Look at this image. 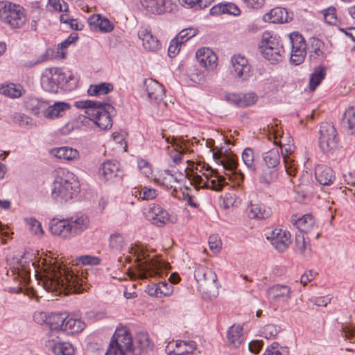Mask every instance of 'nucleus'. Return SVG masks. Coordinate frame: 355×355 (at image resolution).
<instances>
[{"mask_svg":"<svg viewBox=\"0 0 355 355\" xmlns=\"http://www.w3.org/2000/svg\"><path fill=\"white\" fill-rule=\"evenodd\" d=\"M46 345L55 355H73L75 349L69 342H62L59 335L46 334Z\"/></svg>","mask_w":355,"mask_h":355,"instance_id":"4468645a","label":"nucleus"},{"mask_svg":"<svg viewBox=\"0 0 355 355\" xmlns=\"http://www.w3.org/2000/svg\"><path fill=\"white\" fill-rule=\"evenodd\" d=\"M221 164L228 176L229 180L235 181L238 185H240L244 180V175L240 171H237V160L232 156H223L220 159Z\"/></svg>","mask_w":355,"mask_h":355,"instance_id":"f3484780","label":"nucleus"},{"mask_svg":"<svg viewBox=\"0 0 355 355\" xmlns=\"http://www.w3.org/2000/svg\"><path fill=\"white\" fill-rule=\"evenodd\" d=\"M79 191L78 178L69 171H63L53 182L51 197L60 202H67L73 199Z\"/></svg>","mask_w":355,"mask_h":355,"instance_id":"423d86ee","label":"nucleus"},{"mask_svg":"<svg viewBox=\"0 0 355 355\" xmlns=\"http://www.w3.org/2000/svg\"><path fill=\"white\" fill-rule=\"evenodd\" d=\"M146 216L148 220L158 226L165 225L169 220L168 212L157 205L150 207Z\"/></svg>","mask_w":355,"mask_h":355,"instance_id":"4be33fe9","label":"nucleus"},{"mask_svg":"<svg viewBox=\"0 0 355 355\" xmlns=\"http://www.w3.org/2000/svg\"><path fill=\"white\" fill-rule=\"evenodd\" d=\"M243 329L239 324H233L227 332V341L229 347L232 348L239 347L243 340Z\"/></svg>","mask_w":355,"mask_h":355,"instance_id":"7c9ffc66","label":"nucleus"},{"mask_svg":"<svg viewBox=\"0 0 355 355\" xmlns=\"http://www.w3.org/2000/svg\"><path fill=\"white\" fill-rule=\"evenodd\" d=\"M201 173V175L197 173L191 172L187 174L191 184H193L196 190L199 189H211L215 191H220L223 189L225 183V178L218 174L217 171L213 170L209 166H200V168H196Z\"/></svg>","mask_w":355,"mask_h":355,"instance_id":"0eeeda50","label":"nucleus"},{"mask_svg":"<svg viewBox=\"0 0 355 355\" xmlns=\"http://www.w3.org/2000/svg\"><path fill=\"white\" fill-rule=\"evenodd\" d=\"M49 103L37 98L31 97L26 101V109L33 115L46 119Z\"/></svg>","mask_w":355,"mask_h":355,"instance_id":"393cba45","label":"nucleus"},{"mask_svg":"<svg viewBox=\"0 0 355 355\" xmlns=\"http://www.w3.org/2000/svg\"><path fill=\"white\" fill-rule=\"evenodd\" d=\"M25 93V89L21 85L6 83L0 85V94L12 98L21 96Z\"/></svg>","mask_w":355,"mask_h":355,"instance_id":"4c0bfd02","label":"nucleus"},{"mask_svg":"<svg viewBox=\"0 0 355 355\" xmlns=\"http://www.w3.org/2000/svg\"><path fill=\"white\" fill-rule=\"evenodd\" d=\"M125 245L124 238L121 234L115 233L110 236L109 247L113 252H121L123 249Z\"/></svg>","mask_w":355,"mask_h":355,"instance_id":"49530a36","label":"nucleus"},{"mask_svg":"<svg viewBox=\"0 0 355 355\" xmlns=\"http://www.w3.org/2000/svg\"><path fill=\"white\" fill-rule=\"evenodd\" d=\"M196 58L200 65L207 69H214L217 66V55L209 48L198 49Z\"/></svg>","mask_w":355,"mask_h":355,"instance_id":"b1692460","label":"nucleus"},{"mask_svg":"<svg viewBox=\"0 0 355 355\" xmlns=\"http://www.w3.org/2000/svg\"><path fill=\"white\" fill-rule=\"evenodd\" d=\"M242 159L249 170L251 171H254L256 170L257 166L254 162V155L252 148H247L243 150L242 153Z\"/></svg>","mask_w":355,"mask_h":355,"instance_id":"de8ad7c7","label":"nucleus"},{"mask_svg":"<svg viewBox=\"0 0 355 355\" xmlns=\"http://www.w3.org/2000/svg\"><path fill=\"white\" fill-rule=\"evenodd\" d=\"M331 301V298L328 296L315 297L310 299V302L318 306H325Z\"/></svg>","mask_w":355,"mask_h":355,"instance_id":"774afa93","label":"nucleus"},{"mask_svg":"<svg viewBox=\"0 0 355 355\" xmlns=\"http://www.w3.org/2000/svg\"><path fill=\"white\" fill-rule=\"evenodd\" d=\"M259 49L266 47H272L275 50L280 49L283 46L280 44L279 38L273 36L270 32L266 31L262 34L261 42L259 44Z\"/></svg>","mask_w":355,"mask_h":355,"instance_id":"a19ab883","label":"nucleus"},{"mask_svg":"<svg viewBox=\"0 0 355 355\" xmlns=\"http://www.w3.org/2000/svg\"><path fill=\"white\" fill-rule=\"evenodd\" d=\"M168 284L166 282H160L159 284H153L148 288V293L150 296L159 297L161 295H167L169 292L164 291V288H166Z\"/></svg>","mask_w":355,"mask_h":355,"instance_id":"8fccbe9b","label":"nucleus"},{"mask_svg":"<svg viewBox=\"0 0 355 355\" xmlns=\"http://www.w3.org/2000/svg\"><path fill=\"white\" fill-rule=\"evenodd\" d=\"M167 144L171 146H167L166 150L168 151L170 157L175 164H178L182 162V155L186 153L187 147L182 141H178L175 137H166L165 139Z\"/></svg>","mask_w":355,"mask_h":355,"instance_id":"aec40b11","label":"nucleus"},{"mask_svg":"<svg viewBox=\"0 0 355 355\" xmlns=\"http://www.w3.org/2000/svg\"><path fill=\"white\" fill-rule=\"evenodd\" d=\"M292 19L287 10L282 7H276L263 15L265 21L269 23H286Z\"/></svg>","mask_w":355,"mask_h":355,"instance_id":"a878e982","label":"nucleus"},{"mask_svg":"<svg viewBox=\"0 0 355 355\" xmlns=\"http://www.w3.org/2000/svg\"><path fill=\"white\" fill-rule=\"evenodd\" d=\"M144 88L150 101L157 103L163 100L165 91L163 86L157 81L151 78L146 79L144 83Z\"/></svg>","mask_w":355,"mask_h":355,"instance_id":"6ab92c4d","label":"nucleus"},{"mask_svg":"<svg viewBox=\"0 0 355 355\" xmlns=\"http://www.w3.org/2000/svg\"><path fill=\"white\" fill-rule=\"evenodd\" d=\"M247 214L250 218L263 219L270 216L271 211L263 205L250 203L247 208Z\"/></svg>","mask_w":355,"mask_h":355,"instance_id":"c9c22d12","label":"nucleus"},{"mask_svg":"<svg viewBox=\"0 0 355 355\" xmlns=\"http://www.w3.org/2000/svg\"><path fill=\"white\" fill-rule=\"evenodd\" d=\"M263 160L266 166L277 168L281 160L278 148H272L263 154Z\"/></svg>","mask_w":355,"mask_h":355,"instance_id":"79ce46f5","label":"nucleus"},{"mask_svg":"<svg viewBox=\"0 0 355 355\" xmlns=\"http://www.w3.org/2000/svg\"><path fill=\"white\" fill-rule=\"evenodd\" d=\"M291 221L301 233L315 232L317 229L315 221L311 214H305L297 219L293 217Z\"/></svg>","mask_w":355,"mask_h":355,"instance_id":"cd10ccee","label":"nucleus"},{"mask_svg":"<svg viewBox=\"0 0 355 355\" xmlns=\"http://www.w3.org/2000/svg\"><path fill=\"white\" fill-rule=\"evenodd\" d=\"M89 219L85 214L74 215L66 218H53L49 223L51 232L64 239L80 235L89 227Z\"/></svg>","mask_w":355,"mask_h":355,"instance_id":"f03ea898","label":"nucleus"},{"mask_svg":"<svg viewBox=\"0 0 355 355\" xmlns=\"http://www.w3.org/2000/svg\"><path fill=\"white\" fill-rule=\"evenodd\" d=\"M316 180L324 186L331 185L335 180V174L333 170L324 165H318L315 170Z\"/></svg>","mask_w":355,"mask_h":355,"instance_id":"c756f323","label":"nucleus"},{"mask_svg":"<svg viewBox=\"0 0 355 355\" xmlns=\"http://www.w3.org/2000/svg\"><path fill=\"white\" fill-rule=\"evenodd\" d=\"M279 331V327L275 324H268L263 327L261 330V335L267 339H272L275 338L277 336Z\"/></svg>","mask_w":355,"mask_h":355,"instance_id":"864d4df0","label":"nucleus"},{"mask_svg":"<svg viewBox=\"0 0 355 355\" xmlns=\"http://www.w3.org/2000/svg\"><path fill=\"white\" fill-rule=\"evenodd\" d=\"M258 100L257 95L254 92L241 94V107L254 105Z\"/></svg>","mask_w":355,"mask_h":355,"instance_id":"5fc2aeb1","label":"nucleus"},{"mask_svg":"<svg viewBox=\"0 0 355 355\" xmlns=\"http://www.w3.org/2000/svg\"><path fill=\"white\" fill-rule=\"evenodd\" d=\"M289 38L291 44V62L295 65L300 64L306 54L305 40L302 35L295 32L289 35Z\"/></svg>","mask_w":355,"mask_h":355,"instance_id":"f8f14e48","label":"nucleus"},{"mask_svg":"<svg viewBox=\"0 0 355 355\" xmlns=\"http://www.w3.org/2000/svg\"><path fill=\"white\" fill-rule=\"evenodd\" d=\"M325 76L324 69L322 67L315 68L311 73L309 80V88L311 91H314L315 88L320 84L321 81Z\"/></svg>","mask_w":355,"mask_h":355,"instance_id":"a18cd8bd","label":"nucleus"},{"mask_svg":"<svg viewBox=\"0 0 355 355\" xmlns=\"http://www.w3.org/2000/svg\"><path fill=\"white\" fill-rule=\"evenodd\" d=\"M195 278L198 282L205 283L207 285L214 284L217 280L216 274L207 268H199L195 271Z\"/></svg>","mask_w":355,"mask_h":355,"instance_id":"e433bc0d","label":"nucleus"},{"mask_svg":"<svg viewBox=\"0 0 355 355\" xmlns=\"http://www.w3.org/2000/svg\"><path fill=\"white\" fill-rule=\"evenodd\" d=\"M338 139L336 128L329 122H323L320 126L319 146L324 153H329L337 148Z\"/></svg>","mask_w":355,"mask_h":355,"instance_id":"9d476101","label":"nucleus"},{"mask_svg":"<svg viewBox=\"0 0 355 355\" xmlns=\"http://www.w3.org/2000/svg\"><path fill=\"white\" fill-rule=\"evenodd\" d=\"M66 76L62 69L52 68L46 69L41 78V85L48 92L56 93L59 85L66 82Z\"/></svg>","mask_w":355,"mask_h":355,"instance_id":"9b49d317","label":"nucleus"},{"mask_svg":"<svg viewBox=\"0 0 355 355\" xmlns=\"http://www.w3.org/2000/svg\"><path fill=\"white\" fill-rule=\"evenodd\" d=\"M182 43H180V41L178 40L175 37L171 41L170 45L168 49V53L170 57H174L177 55V53L180 50V46Z\"/></svg>","mask_w":355,"mask_h":355,"instance_id":"680f3d73","label":"nucleus"},{"mask_svg":"<svg viewBox=\"0 0 355 355\" xmlns=\"http://www.w3.org/2000/svg\"><path fill=\"white\" fill-rule=\"evenodd\" d=\"M76 107L85 108V114L100 130H105L112 126V114L114 107L108 102L91 100L76 102Z\"/></svg>","mask_w":355,"mask_h":355,"instance_id":"7ed1b4c3","label":"nucleus"},{"mask_svg":"<svg viewBox=\"0 0 355 355\" xmlns=\"http://www.w3.org/2000/svg\"><path fill=\"white\" fill-rule=\"evenodd\" d=\"M268 129L269 134L272 135L274 144L279 145L281 148L284 167L287 174L289 176L294 177L297 172V164L291 156L295 149L293 140L291 137H288V143H285L284 136H282L278 140V136L280 135L279 130L275 129L273 125H271V127L268 126Z\"/></svg>","mask_w":355,"mask_h":355,"instance_id":"1a4fd4ad","label":"nucleus"},{"mask_svg":"<svg viewBox=\"0 0 355 355\" xmlns=\"http://www.w3.org/2000/svg\"><path fill=\"white\" fill-rule=\"evenodd\" d=\"M138 342L139 349L133 348L130 332L125 328L116 329L105 355H125L126 352L139 355L143 349L149 346L148 338L146 335H141L139 337Z\"/></svg>","mask_w":355,"mask_h":355,"instance_id":"20e7f679","label":"nucleus"},{"mask_svg":"<svg viewBox=\"0 0 355 355\" xmlns=\"http://www.w3.org/2000/svg\"><path fill=\"white\" fill-rule=\"evenodd\" d=\"M76 264L81 263L83 265H97L100 263V259L96 257L85 255L76 258Z\"/></svg>","mask_w":355,"mask_h":355,"instance_id":"052dcab7","label":"nucleus"},{"mask_svg":"<svg viewBox=\"0 0 355 355\" xmlns=\"http://www.w3.org/2000/svg\"><path fill=\"white\" fill-rule=\"evenodd\" d=\"M179 1L189 8L202 9L209 6L214 0H179Z\"/></svg>","mask_w":355,"mask_h":355,"instance_id":"3c124183","label":"nucleus"},{"mask_svg":"<svg viewBox=\"0 0 355 355\" xmlns=\"http://www.w3.org/2000/svg\"><path fill=\"white\" fill-rule=\"evenodd\" d=\"M113 89V86L110 83H101L98 85H91L87 90L89 96H101L108 94Z\"/></svg>","mask_w":355,"mask_h":355,"instance_id":"c03bdc74","label":"nucleus"},{"mask_svg":"<svg viewBox=\"0 0 355 355\" xmlns=\"http://www.w3.org/2000/svg\"><path fill=\"white\" fill-rule=\"evenodd\" d=\"M66 316V313H51L47 316L44 315L45 322L49 327V331L46 334L58 335L62 333Z\"/></svg>","mask_w":355,"mask_h":355,"instance_id":"412c9836","label":"nucleus"},{"mask_svg":"<svg viewBox=\"0 0 355 355\" xmlns=\"http://www.w3.org/2000/svg\"><path fill=\"white\" fill-rule=\"evenodd\" d=\"M336 8L329 7L323 11L324 21L329 24H335L337 22Z\"/></svg>","mask_w":355,"mask_h":355,"instance_id":"bf43d9fd","label":"nucleus"},{"mask_svg":"<svg viewBox=\"0 0 355 355\" xmlns=\"http://www.w3.org/2000/svg\"><path fill=\"white\" fill-rule=\"evenodd\" d=\"M138 37L142 41V45L146 50L155 52L160 48L158 39L146 28H141L138 32Z\"/></svg>","mask_w":355,"mask_h":355,"instance_id":"c85d7f7f","label":"nucleus"},{"mask_svg":"<svg viewBox=\"0 0 355 355\" xmlns=\"http://www.w3.org/2000/svg\"><path fill=\"white\" fill-rule=\"evenodd\" d=\"M26 225L28 226L30 230L35 235H42L43 230L39 221L34 218H28L25 219Z\"/></svg>","mask_w":355,"mask_h":355,"instance_id":"6e6d98bb","label":"nucleus"},{"mask_svg":"<svg viewBox=\"0 0 355 355\" xmlns=\"http://www.w3.org/2000/svg\"><path fill=\"white\" fill-rule=\"evenodd\" d=\"M196 349L195 343L193 341H176L171 342L166 347V352L169 355H183L193 352Z\"/></svg>","mask_w":355,"mask_h":355,"instance_id":"5701e85b","label":"nucleus"},{"mask_svg":"<svg viewBox=\"0 0 355 355\" xmlns=\"http://www.w3.org/2000/svg\"><path fill=\"white\" fill-rule=\"evenodd\" d=\"M128 251L135 259L137 275L140 279L157 275L164 266V263L157 259L155 254L151 255L142 245L131 246Z\"/></svg>","mask_w":355,"mask_h":355,"instance_id":"39448f33","label":"nucleus"},{"mask_svg":"<svg viewBox=\"0 0 355 355\" xmlns=\"http://www.w3.org/2000/svg\"><path fill=\"white\" fill-rule=\"evenodd\" d=\"M295 250L303 257H309L311 253V245L308 238L304 234H297L295 237Z\"/></svg>","mask_w":355,"mask_h":355,"instance_id":"58836bf2","label":"nucleus"},{"mask_svg":"<svg viewBox=\"0 0 355 355\" xmlns=\"http://www.w3.org/2000/svg\"><path fill=\"white\" fill-rule=\"evenodd\" d=\"M51 154L57 158L67 161L76 160L80 156L76 149L67 146L53 148L51 150Z\"/></svg>","mask_w":355,"mask_h":355,"instance_id":"72a5a7b5","label":"nucleus"},{"mask_svg":"<svg viewBox=\"0 0 355 355\" xmlns=\"http://www.w3.org/2000/svg\"><path fill=\"white\" fill-rule=\"evenodd\" d=\"M98 28L101 32L110 33L114 29V26L109 19L102 17Z\"/></svg>","mask_w":355,"mask_h":355,"instance_id":"0e129e2a","label":"nucleus"},{"mask_svg":"<svg viewBox=\"0 0 355 355\" xmlns=\"http://www.w3.org/2000/svg\"><path fill=\"white\" fill-rule=\"evenodd\" d=\"M282 347L277 343H273L265 351L263 355H282Z\"/></svg>","mask_w":355,"mask_h":355,"instance_id":"338daca9","label":"nucleus"},{"mask_svg":"<svg viewBox=\"0 0 355 355\" xmlns=\"http://www.w3.org/2000/svg\"><path fill=\"white\" fill-rule=\"evenodd\" d=\"M342 335L352 343H355V327L349 324H342Z\"/></svg>","mask_w":355,"mask_h":355,"instance_id":"13d9d810","label":"nucleus"},{"mask_svg":"<svg viewBox=\"0 0 355 355\" xmlns=\"http://www.w3.org/2000/svg\"><path fill=\"white\" fill-rule=\"evenodd\" d=\"M231 73L241 80L248 79L252 75L251 66L248 59L241 55H234L231 58Z\"/></svg>","mask_w":355,"mask_h":355,"instance_id":"ddd939ff","label":"nucleus"},{"mask_svg":"<svg viewBox=\"0 0 355 355\" xmlns=\"http://www.w3.org/2000/svg\"><path fill=\"white\" fill-rule=\"evenodd\" d=\"M267 239L279 252L285 251L291 242L290 233L282 229H275L268 232Z\"/></svg>","mask_w":355,"mask_h":355,"instance_id":"dca6fc26","label":"nucleus"},{"mask_svg":"<svg viewBox=\"0 0 355 355\" xmlns=\"http://www.w3.org/2000/svg\"><path fill=\"white\" fill-rule=\"evenodd\" d=\"M0 21L11 28H20L26 21L24 9L19 4L0 1Z\"/></svg>","mask_w":355,"mask_h":355,"instance_id":"6e6552de","label":"nucleus"},{"mask_svg":"<svg viewBox=\"0 0 355 355\" xmlns=\"http://www.w3.org/2000/svg\"><path fill=\"white\" fill-rule=\"evenodd\" d=\"M32 255L22 256L14 266L7 271L8 281L15 285L8 287L10 293H19L22 292L31 280V269L35 272V277L44 288L49 292L60 293H79L88 288L86 283L87 277L83 272L75 274L65 264L56 259H44L42 264V272H39Z\"/></svg>","mask_w":355,"mask_h":355,"instance_id":"f257e3e1","label":"nucleus"},{"mask_svg":"<svg viewBox=\"0 0 355 355\" xmlns=\"http://www.w3.org/2000/svg\"><path fill=\"white\" fill-rule=\"evenodd\" d=\"M47 8L51 12H67L69 6L64 0H49Z\"/></svg>","mask_w":355,"mask_h":355,"instance_id":"09e8293b","label":"nucleus"},{"mask_svg":"<svg viewBox=\"0 0 355 355\" xmlns=\"http://www.w3.org/2000/svg\"><path fill=\"white\" fill-rule=\"evenodd\" d=\"M136 196L144 200H153L157 196V191L154 189L144 187L139 191L138 195Z\"/></svg>","mask_w":355,"mask_h":355,"instance_id":"4d7b16f0","label":"nucleus"},{"mask_svg":"<svg viewBox=\"0 0 355 355\" xmlns=\"http://www.w3.org/2000/svg\"><path fill=\"white\" fill-rule=\"evenodd\" d=\"M157 183L163 185L167 189H173V192H177L179 180L177 177L171 173L168 170L162 171L159 177L156 178Z\"/></svg>","mask_w":355,"mask_h":355,"instance_id":"f704fd0d","label":"nucleus"},{"mask_svg":"<svg viewBox=\"0 0 355 355\" xmlns=\"http://www.w3.org/2000/svg\"><path fill=\"white\" fill-rule=\"evenodd\" d=\"M260 52L266 59L274 64L282 60L284 50L283 47H280V49H277V50H275L272 47H266L260 49Z\"/></svg>","mask_w":355,"mask_h":355,"instance_id":"ea45409f","label":"nucleus"},{"mask_svg":"<svg viewBox=\"0 0 355 355\" xmlns=\"http://www.w3.org/2000/svg\"><path fill=\"white\" fill-rule=\"evenodd\" d=\"M99 174L104 180L114 182L122 179L123 171L118 162L107 161L100 167Z\"/></svg>","mask_w":355,"mask_h":355,"instance_id":"2eb2a0df","label":"nucleus"},{"mask_svg":"<svg viewBox=\"0 0 355 355\" xmlns=\"http://www.w3.org/2000/svg\"><path fill=\"white\" fill-rule=\"evenodd\" d=\"M198 33V31L197 28L189 27L182 30L176 36V37L180 41V43L184 44L191 38L196 36Z\"/></svg>","mask_w":355,"mask_h":355,"instance_id":"603ef678","label":"nucleus"},{"mask_svg":"<svg viewBox=\"0 0 355 355\" xmlns=\"http://www.w3.org/2000/svg\"><path fill=\"white\" fill-rule=\"evenodd\" d=\"M85 323L78 318L73 315H67L64 323L63 331L67 334H77L85 329Z\"/></svg>","mask_w":355,"mask_h":355,"instance_id":"2f4dec72","label":"nucleus"},{"mask_svg":"<svg viewBox=\"0 0 355 355\" xmlns=\"http://www.w3.org/2000/svg\"><path fill=\"white\" fill-rule=\"evenodd\" d=\"M209 245L214 252L217 253L221 249V241L217 235H211L209 238Z\"/></svg>","mask_w":355,"mask_h":355,"instance_id":"e2e57ef3","label":"nucleus"},{"mask_svg":"<svg viewBox=\"0 0 355 355\" xmlns=\"http://www.w3.org/2000/svg\"><path fill=\"white\" fill-rule=\"evenodd\" d=\"M17 121L19 123V124L24 128H30L33 127L34 125L33 121L32 119L30 117L24 115V114H18L15 117Z\"/></svg>","mask_w":355,"mask_h":355,"instance_id":"69168bd1","label":"nucleus"},{"mask_svg":"<svg viewBox=\"0 0 355 355\" xmlns=\"http://www.w3.org/2000/svg\"><path fill=\"white\" fill-rule=\"evenodd\" d=\"M141 6L149 12L160 15L167 10L171 0H140Z\"/></svg>","mask_w":355,"mask_h":355,"instance_id":"bb28decb","label":"nucleus"},{"mask_svg":"<svg viewBox=\"0 0 355 355\" xmlns=\"http://www.w3.org/2000/svg\"><path fill=\"white\" fill-rule=\"evenodd\" d=\"M71 105L65 102H55L53 105L49 104L48 112L46 113V119L54 120L63 116L66 111L69 110Z\"/></svg>","mask_w":355,"mask_h":355,"instance_id":"473e14b6","label":"nucleus"},{"mask_svg":"<svg viewBox=\"0 0 355 355\" xmlns=\"http://www.w3.org/2000/svg\"><path fill=\"white\" fill-rule=\"evenodd\" d=\"M291 292L287 285L275 284L268 288L266 295L270 303L288 302L291 298Z\"/></svg>","mask_w":355,"mask_h":355,"instance_id":"a211bd4d","label":"nucleus"},{"mask_svg":"<svg viewBox=\"0 0 355 355\" xmlns=\"http://www.w3.org/2000/svg\"><path fill=\"white\" fill-rule=\"evenodd\" d=\"M277 178V169L266 166L262 170V173L259 176V182L261 184L269 186L270 184L274 182Z\"/></svg>","mask_w":355,"mask_h":355,"instance_id":"37998d69","label":"nucleus"}]
</instances>
